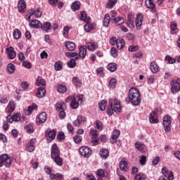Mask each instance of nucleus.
<instances>
[{"mask_svg":"<svg viewBox=\"0 0 180 180\" xmlns=\"http://www.w3.org/2000/svg\"><path fill=\"white\" fill-rule=\"evenodd\" d=\"M128 99L135 106L140 105L141 103L140 91L136 88H131L129 91Z\"/></svg>","mask_w":180,"mask_h":180,"instance_id":"1","label":"nucleus"},{"mask_svg":"<svg viewBox=\"0 0 180 180\" xmlns=\"http://www.w3.org/2000/svg\"><path fill=\"white\" fill-rule=\"evenodd\" d=\"M110 108L107 110V113L108 116H112L114 112L116 113H120L122 111V106L120 105V102L117 98L112 99L110 98L109 101Z\"/></svg>","mask_w":180,"mask_h":180,"instance_id":"2","label":"nucleus"},{"mask_svg":"<svg viewBox=\"0 0 180 180\" xmlns=\"http://www.w3.org/2000/svg\"><path fill=\"white\" fill-rule=\"evenodd\" d=\"M12 165V158L6 153L0 155V168L1 167H6V168H9Z\"/></svg>","mask_w":180,"mask_h":180,"instance_id":"3","label":"nucleus"},{"mask_svg":"<svg viewBox=\"0 0 180 180\" xmlns=\"http://www.w3.org/2000/svg\"><path fill=\"white\" fill-rule=\"evenodd\" d=\"M172 121L171 120V117L166 115L163 117V129L166 133H169L171 131V124Z\"/></svg>","mask_w":180,"mask_h":180,"instance_id":"4","label":"nucleus"},{"mask_svg":"<svg viewBox=\"0 0 180 180\" xmlns=\"http://www.w3.org/2000/svg\"><path fill=\"white\" fill-rule=\"evenodd\" d=\"M79 153L81 155L85 158H89V157L92 155V150L87 146H82L79 148Z\"/></svg>","mask_w":180,"mask_h":180,"instance_id":"5","label":"nucleus"},{"mask_svg":"<svg viewBox=\"0 0 180 180\" xmlns=\"http://www.w3.org/2000/svg\"><path fill=\"white\" fill-rule=\"evenodd\" d=\"M158 108H155L149 115L150 123H158Z\"/></svg>","mask_w":180,"mask_h":180,"instance_id":"6","label":"nucleus"},{"mask_svg":"<svg viewBox=\"0 0 180 180\" xmlns=\"http://www.w3.org/2000/svg\"><path fill=\"white\" fill-rule=\"evenodd\" d=\"M20 113L17 112L12 116L11 114L8 115L6 119L8 123H13V122H19V120H20Z\"/></svg>","mask_w":180,"mask_h":180,"instance_id":"7","label":"nucleus"},{"mask_svg":"<svg viewBox=\"0 0 180 180\" xmlns=\"http://www.w3.org/2000/svg\"><path fill=\"white\" fill-rule=\"evenodd\" d=\"M60 150H58V147L57 146L56 143H54L51 146V158H56V157H60Z\"/></svg>","mask_w":180,"mask_h":180,"instance_id":"8","label":"nucleus"},{"mask_svg":"<svg viewBox=\"0 0 180 180\" xmlns=\"http://www.w3.org/2000/svg\"><path fill=\"white\" fill-rule=\"evenodd\" d=\"M143 14L141 13H138L136 15V27L137 30H140L141 29V26H143Z\"/></svg>","mask_w":180,"mask_h":180,"instance_id":"9","label":"nucleus"},{"mask_svg":"<svg viewBox=\"0 0 180 180\" xmlns=\"http://www.w3.org/2000/svg\"><path fill=\"white\" fill-rule=\"evenodd\" d=\"M84 122H86V118L85 117H82V115H79L77 120L73 122V126L75 127H79V126L83 124Z\"/></svg>","mask_w":180,"mask_h":180,"instance_id":"10","label":"nucleus"},{"mask_svg":"<svg viewBox=\"0 0 180 180\" xmlns=\"http://www.w3.org/2000/svg\"><path fill=\"white\" fill-rule=\"evenodd\" d=\"M134 18V14H133L132 13H129L127 15V25L128 27H130V29H133V27H134V20H133Z\"/></svg>","mask_w":180,"mask_h":180,"instance_id":"11","label":"nucleus"},{"mask_svg":"<svg viewBox=\"0 0 180 180\" xmlns=\"http://www.w3.org/2000/svg\"><path fill=\"white\" fill-rule=\"evenodd\" d=\"M171 85H172V88H171L172 94H176V92H179L180 85L178 82L172 81Z\"/></svg>","mask_w":180,"mask_h":180,"instance_id":"12","label":"nucleus"},{"mask_svg":"<svg viewBox=\"0 0 180 180\" xmlns=\"http://www.w3.org/2000/svg\"><path fill=\"white\" fill-rule=\"evenodd\" d=\"M119 136H120V131L117 129L114 130L112 134L111 139L110 140V142L112 144H115V143H116V140L119 139Z\"/></svg>","mask_w":180,"mask_h":180,"instance_id":"13","label":"nucleus"},{"mask_svg":"<svg viewBox=\"0 0 180 180\" xmlns=\"http://www.w3.org/2000/svg\"><path fill=\"white\" fill-rule=\"evenodd\" d=\"M134 146L135 148H136L138 151H140L141 153H146V150H147L146 145H144L143 143L140 141L135 143Z\"/></svg>","mask_w":180,"mask_h":180,"instance_id":"14","label":"nucleus"},{"mask_svg":"<svg viewBox=\"0 0 180 180\" xmlns=\"http://www.w3.org/2000/svg\"><path fill=\"white\" fill-rule=\"evenodd\" d=\"M47 120V115L46 112H41L36 119L37 123L41 124V123H44Z\"/></svg>","mask_w":180,"mask_h":180,"instance_id":"15","label":"nucleus"},{"mask_svg":"<svg viewBox=\"0 0 180 180\" xmlns=\"http://www.w3.org/2000/svg\"><path fill=\"white\" fill-rule=\"evenodd\" d=\"M41 26V22L37 20L30 21V27H31V29H40Z\"/></svg>","mask_w":180,"mask_h":180,"instance_id":"16","label":"nucleus"},{"mask_svg":"<svg viewBox=\"0 0 180 180\" xmlns=\"http://www.w3.org/2000/svg\"><path fill=\"white\" fill-rule=\"evenodd\" d=\"M56 109L57 112H60V110H67V105L63 101H60L56 103Z\"/></svg>","mask_w":180,"mask_h":180,"instance_id":"17","label":"nucleus"},{"mask_svg":"<svg viewBox=\"0 0 180 180\" xmlns=\"http://www.w3.org/2000/svg\"><path fill=\"white\" fill-rule=\"evenodd\" d=\"M18 12H25L26 10V2L25 0L18 1Z\"/></svg>","mask_w":180,"mask_h":180,"instance_id":"18","label":"nucleus"},{"mask_svg":"<svg viewBox=\"0 0 180 180\" xmlns=\"http://www.w3.org/2000/svg\"><path fill=\"white\" fill-rule=\"evenodd\" d=\"M8 57L10 60H13L16 57V52L13 51V47L11 46L6 49Z\"/></svg>","mask_w":180,"mask_h":180,"instance_id":"19","label":"nucleus"},{"mask_svg":"<svg viewBox=\"0 0 180 180\" xmlns=\"http://www.w3.org/2000/svg\"><path fill=\"white\" fill-rule=\"evenodd\" d=\"M65 46L69 51H74V50H75L76 46L72 41H66L65 42Z\"/></svg>","mask_w":180,"mask_h":180,"instance_id":"20","label":"nucleus"},{"mask_svg":"<svg viewBox=\"0 0 180 180\" xmlns=\"http://www.w3.org/2000/svg\"><path fill=\"white\" fill-rule=\"evenodd\" d=\"M85 57H86V46H81L79 51V58L84 60Z\"/></svg>","mask_w":180,"mask_h":180,"instance_id":"21","label":"nucleus"},{"mask_svg":"<svg viewBox=\"0 0 180 180\" xmlns=\"http://www.w3.org/2000/svg\"><path fill=\"white\" fill-rule=\"evenodd\" d=\"M45 95H46V89L44 87H39L36 94L37 98H44Z\"/></svg>","mask_w":180,"mask_h":180,"instance_id":"22","label":"nucleus"},{"mask_svg":"<svg viewBox=\"0 0 180 180\" xmlns=\"http://www.w3.org/2000/svg\"><path fill=\"white\" fill-rule=\"evenodd\" d=\"M41 29L44 30V32H49L51 29V22H45L43 25L41 24Z\"/></svg>","mask_w":180,"mask_h":180,"instance_id":"23","label":"nucleus"},{"mask_svg":"<svg viewBox=\"0 0 180 180\" xmlns=\"http://www.w3.org/2000/svg\"><path fill=\"white\" fill-rule=\"evenodd\" d=\"M65 56L68 58H75L74 60H78L79 58V55L77 52H67L65 53Z\"/></svg>","mask_w":180,"mask_h":180,"instance_id":"24","label":"nucleus"},{"mask_svg":"<svg viewBox=\"0 0 180 180\" xmlns=\"http://www.w3.org/2000/svg\"><path fill=\"white\" fill-rule=\"evenodd\" d=\"M127 165V161L122 160L120 162V169H121V171H127L129 169Z\"/></svg>","mask_w":180,"mask_h":180,"instance_id":"25","label":"nucleus"},{"mask_svg":"<svg viewBox=\"0 0 180 180\" xmlns=\"http://www.w3.org/2000/svg\"><path fill=\"white\" fill-rule=\"evenodd\" d=\"M150 67V70L153 74H157V72L159 71L158 65H157V63H155V61L151 62Z\"/></svg>","mask_w":180,"mask_h":180,"instance_id":"26","label":"nucleus"},{"mask_svg":"<svg viewBox=\"0 0 180 180\" xmlns=\"http://www.w3.org/2000/svg\"><path fill=\"white\" fill-rule=\"evenodd\" d=\"M80 20L86 23H91V18L86 17V12L85 11L82 12Z\"/></svg>","mask_w":180,"mask_h":180,"instance_id":"27","label":"nucleus"},{"mask_svg":"<svg viewBox=\"0 0 180 180\" xmlns=\"http://www.w3.org/2000/svg\"><path fill=\"white\" fill-rule=\"evenodd\" d=\"M87 49L89 50V51H95L96 49H98V44L92 43V42H88L86 44Z\"/></svg>","mask_w":180,"mask_h":180,"instance_id":"28","label":"nucleus"},{"mask_svg":"<svg viewBox=\"0 0 180 180\" xmlns=\"http://www.w3.org/2000/svg\"><path fill=\"white\" fill-rule=\"evenodd\" d=\"M110 15L109 13H106L103 18V26L105 27H108L109 26V23H110Z\"/></svg>","mask_w":180,"mask_h":180,"instance_id":"29","label":"nucleus"},{"mask_svg":"<svg viewBox=\"0 0 180 180\" xmlns=\"http://www.w3.org/2000/svg\"><path fill=\"white\" fill-rule=\"evenodd\" d=\"M177 25L176 22H172L170 24V29H171V34H175L179 32V30L176 28Z\"/></svg>","mask_w":180,"mask_h":180,"instance_id":"30","label":"nucleus"},{"mask_svg":"<svg viewBox=\"0 0 180 180\" xmlns=\"http://www.w3.org/2000/svg\"><path fill=\"white\" fill-rule=\"evenodd\" d=\"M112 23H115L116 26H120L124 23V19L122 17L115 18V20H112Z\"/></svg>","mask_w":180,"mask_h":180,"instance_id":"31","label":"nucleus"},{"mask_svg":"<svg viewBox=\"0 0 180 180\" xmlns=\"http://www.w3.org/2000/svg\"><path fill=\"white\" fill-rule=\"evenodd\" d=\"M124 39H123L122 38H120L117 39L116 46L118 50H122V49L124 47Z\"/></svg>","mask_w":180,"mask_h":180,"instance_id":"32","label":"nucleus"},{"mask_svg":"<svg viewBox=\"0 0 180 180\" xmlns=\"http://www.w3.org/2000/svg\"><path fill=\"white\" fill-rule=\"evenodd\" d=\"M56 89L59 94H65L67 92V86L63 84H58Z\"/></svg>","mask_w":180,"mask_h":180,"instance_id":"33","label":"nucleus"},{"mask_svg":"<svg viewBox=\"0 0 180 180\" xmlns=\"http://www.w3.org/2000/svg\"><path fill=\"white\" fill-rule=\"evenodd\" d=\"M46 85V80L42 79L41 77H38L36 82L37 86H44Z\"/></svg>","mask_w":180,"mask_h":180,"instance_id":"34","label":"nucleus"},{"mask_svg":"<svg viewBox=\"0 0 180 180\" xmlns=\"http://www.w3.org/2000/svg\"><path fill=\"white\" fill-rule=\"evenodd\" d=\"M50 179L51 180H62L63 179V174L57 173L56 174H50Z\"/></svg>","mask_w":180,"mask_h":180,"instance_id":"35","label":"nucleus"},{"mask_svg":"<svg viewBox=\"0 0 180 180\" xmlns=\"http://www.w3.org/2000/svg\"><path fill=\"white\" fill-rule=\"evenodd\" d=\"M107 68L111 72H115V71H116V70H117V65L115 63H111L107 65Z\"/></svg>","mask_w":180,"mask_h":180,"instance_id":"36","label":"nucleus"},{"mask_svg":"<svg viewBox=\"0 0 180 180\" xmlns=\"http://www.w3.org/2000/svg\"><path fill=\"white\" fill-rule=\"evenodd\" d=\"M13 36L15 40H19L22 37V32L18 29H15L13 31Z\"/></svg>","mask_w":180,"mask_h":180,"instance_id":"37","label":"nucleus"},{"mask_svg":"<svg viewBox=\"0 0 180 180\" xmlns=\"http://www.w3.org/2000/svg\"><path fill=\"white\" fill-rule=\"evenodd\" d=\"M54 162L58 165V167H61L63 165V159L60 156H56L55 158H52Z\"/></svg>","mask_w":180,"mask_h":180,"instance_id":"38","label":"nucleus"},{"mask_svg":"<svg viewBox=\"0 0 180 180\" xmlns=\"http://www.w3.org/2000/svg\"><path fill=\"white\" fill-rule=\"evenodd\" d=\"M72 83L75 86H81V85H82V82L77 77L72 78Z\"/></svg>","mask_w":180,"mask_h":180,"instance_id":"39","label":"nucleus"},{"mask_svg":"<svg viewBox=\"0 0 180 180\" xmlns=\"http://www.w3.org/2000/svg\"><path fill=\"white\" fill-rule=\"evenodd\" d=\"M98 105L100 110H105L106 105H108V101H106V100H103L99 102Z\"/></svg>","mask_w":180,"mask_h":180,"instance_id":"40","label":"nucleus"},{"mask_svg":"<svg viewBox=\"0 0 180 180\" xmlns=\"http://www.w3.org/2000/svg\"><path fill=\"white\" fill-rule=\"evenodd\" d=\"M71 8L72 11H78L81 8V3L79 1H75L71 5Z\"/></svg>","mask_w":180,"mask_h":180,"instance_id":"41","label":"nucleus"},{"mask_svg":"<svg viewBox=\"0 0 180 180\" xmlns=\"http://www.w3.org/2000/svg\"><path fill=\"white\" fill-rule=\"evenodd\" d=\"M100 156L102 158L106 159L108 157H109V151L108 150H106V149H102L100 151Z\"/></svg>","mask_w":180,"mask_h":180,"instance_id":"42","label":"nucleus"},{"mask_svg":"<svg viewBox=\"0 0 180 180\" xmlns=\"http://www.w3.org/2000/svg\"><path fill=\"white\" fill-rule=\"evenodd\" d=\"M146 6L149 9H154L155 8V4H154L153 0H146Z\"/></svg>","mask_w":180,"mask_h":180,"instance_id":"43","label":"nucleus"},{"mask_svg":"<svg viewBox=\"0 0 180 180\" xmlns=\"http://www.w3.org/2000/svg\"><path fill=\"white\" fill-rule=\"evenodd\" d=\"M79 106L78 102L77 101V98L75 97H73V99H72V101L70 103V107L72 109H77Z\"/></svg>","mask_w":180,"mask_h":180,"instance_id":"44","label":"nucleus"},{"mask_svg":"<svg viewBox=\"0 0 180 180\" xmlns=\"http://www.w3.org/2000/svg\"><path fill=\"white\" fill-rule=\"evenodd\" d=\"M117 4V0H108V2L106 4V6L108 9H110Z\"/></svg>","mask_w":180,"mask_h":180,"instance_id":"45","label":"nucleus"},{"mask_svg":"<svg viewBox=\"0 0 180 180\" xmlns=\"http://www.w3.org/2000/svg\"><path fill=\"white\" fill-rule=\"evenodd\" d=\"M55 70L56 71H61L63 70V62L61 60L55 63Z\"/></svg>","mask_w":180,"mask_h":180,"instance_id":"46","label":"nucleus"},{"mask_svg":"<svg viewBox=\"0 0 180 180\" xmlns=\"http://www.w3.org/2000/svg\"><path fill=\"white\" fill-rule=\"evenodd\" d=\"M117 82V80L115 78L110 79V82H109L110 88H111L112 89L116 88Z\"/></svg>","mask_w":180,"mask_h":180,"instance_id":"47","label":"nucleus"},{"mask_svg":"<svg viewBox=\"0 0 180 180\" xmlns=\"http://www.w3.org/2000/svg\"><path fill=\"white\" fill-rule=\"evenodd\" d=\"M25 129L26 130L27 133L29 134H32L34 131L33 129V125L32 124H29L28 125L25 126Z\"/></svg>","mask_w":180,"mask_h":180,"instance_id":"48","label":"nucleus"},{"mask_svg":"<svg viewBox=\"0 0 180 180\" xmlns=\"http://www.w3.org/2000/svg\"><path fill=\"white\" fill-rule=\"evenodd\" d=\"M15 66L12 63H9L7 67V71L10 74H13L15 72Z\"/></svg>","mask_w":180,"mask_h":180,"instance_id":"49","label":"nucleus"},{"mask_svg":"<svg viewBox=\"0 0 180 180\" xmlns=\"http://www.w3.org/2000/svg\"><path fill=\"white\" fill-rule=\"evenodd\" d=\"M77 65V62H75V59H71L68 62V67L69 68H74Z\"/></svg>","mask_w":180,"mask_h":180,"instance_id":"50","label":"nucleus"},{"mask_svg":"<svg viewBox=\"0 0 180 180\" xmlns=\"http://www.w3.org/2000/svg\"><path fill=\"white\" fill-rule=\"evenodd\" d=\"M31 12H32L33 15H34L35 18H41L42 13L41 11H40V10L39 8H37V10H31Z\"/></svg>","mask_w":180,"mask_h":180,"instance_id":"51","label":"nucleus"},{"mask_svg":"<svg viewBox=\"0 0 180 180\" xmlns=\"http://www.w3.org/2000/svg\"><path fill=\"white\" fill-rule=\"evenodd\" d=\"M73 140L76 144H79L82 141V137L79 135H75L73 138Z\"/></svg>","mask_w":180,"mask_h":180,"instance_id":"52","label":"nucleus"},{"mask_svg":"<svg viewBox=\"0 0 180 180\" xmlns=\"http://www.w3.org/2000/svg\"><path fill=\"white\" fill-rule=\"evenodd\" d=\"M8 112H13L15 110V103L13 102H9L8 105Z\"/></svg>","mask_w":180,"mask_h":180,"instance_id":"53","label":"nucleus"},{"mask_svg":"<svg viewBox=\"0 0 180 180\" xmlns=\"http://www.w3.org/2000/svg\"><path fill=\"white\" fill-rule=\"evenodd\" d=\"M96 129H98V130H103V124L102 123V122L97 120L96 122Z\"/></svg>","mask_w":180,"mask_h":180,"instance_id":"54","label":"nucleus"},{"mask_svg":"<svg viewBox=\"0 0 180 180\" xmlns=\"http://www.w3.org/2000/svg\"><path fill=\"white\" fill-rule=\"evenodd\" d=\"M26 149L29 153H32V151H34V146L32 143H28L26 146Z\"/></svg>","mask_w":180,"mask_h":180,"instance_id":"55","label":"nucleus"},{"mask_svg":"<svg viewBox=\"0 0 180 180\" xmlns=\"http://www.w3.org/2000/svg\"><path fill=\"white\" fill-rule=\"evenodd\" d=\"M165 60H166V61H168L169 64H174V63H175L176 61V60L175 58H172L169 56H167L165 57Z\"/></svg>","mask_w":180,"mask_h":180,"instance_id":"56","label":"nucleus"},{"mask_svg":"<svg viewBox=\"0 0 180 180\" xmlns=\"http://www.w3.org/2000/svg\"><path fill=\"white\" fill-rule=\"evenodd\" d=\"M96 175H98L99 178H103V176H105V172L102 169H98L96 172Z\"/></svg>","mask_w":180,"mask_h":180,"instance_id":"57","label":"nucleus"},{"mask_svg":"<svg viewBox=\"0 0 180 180\" xmlns=\"http://www.w3.org/2000/svg\"><path fill=\"white\" fill-rule=\"evenodd\" d=\"M93 28L92 25L89 24V22H87V24L84 25L85 32H91Z\"/></svg>","mask_w":180,"mask_h":180,"instance_id":"58","label":"nucleus"},{"mask_svg":"<svg viewBox=\"0 0 180 180\" xmlns=\"http://www.w3.org/2000/svg\"><path fill=\"white\" fill-rule=\"evenodd\" d=\"M69 32H70V27H65L63 31V34L64 37H68Z\"/></svg>","mask_w":180,"mask_h":180,"instance_id":"59","label":"nucleus"},{"mask_svg":"<svg viewBox=\"0 0 180 180\" xmlns=\"http://www.w3.org/2000/svg\"><path fill=\"white\" fill-rule=\"evenodd\" d=\"M65 138V135H64V132L60 131L57 136V139L58 141H61V140H64Z\"/></svg>","mask_w":180,"mask_h":180,"instance_id":"60","label":"nucleus"},{"mask_svg":"<svg viewBox=\"0 0 180 180\" xmlns=\"http://www.w3.org/2000/svg\"><path fill=\"white\" fill-rule=\"evenodd\" d=\"M137 50H139V46H130L128 48V51H130V53L137 51Z\"/></svg>","mask_w":180,"mask_h":180,"instance_id":"61","label":"nucleus"},{"mask_svg":"<svg viewBox=\"0 0 180 180\" xmlns=\"http://www.w3.org/2000/svg\"><path fill=\"white\" fill-rule=\"evenodd\" d=\"M135 180H146V175L144 174H136L134 176Z\"/></svg>","mask_w":180,"mask_h":180,"instance_id":"62","label":"nucleus"},{"mask_svg":"<svg viewBox=\"0 0 180 180\" xmlns=\"http://www.w3.org/2000/svg\"><path fill=\"white\" fill-rule=\"evenodd\" d=\"M49 139H51V140H54L56 139V131L51 130L49 133Z\"/></svg>","mask_w":180,"mask_h":180,"instance_id":"63","label":"nucleus"},{"mask_svg":"<svg viewBox=\"0 0 180 180\" xmlns=\"http://www.w3.org/2000/svg\"><path fill=\"white\" fill-rule=\"evenodd\" d=\"M110 44H111V46H115V44H117V39L115 37H111L110 39Z\"/></svg>","mask_w":180,"mask_h":180,"instance_id":"64","label":"nucleus"}]
</instances>
